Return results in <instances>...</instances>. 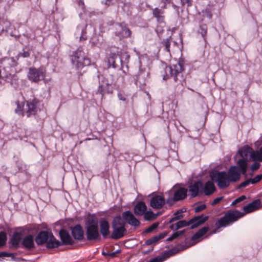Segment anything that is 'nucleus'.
Wrapping results in <instances>:
<instances>
[{"label": "nucleus", "mask_w": 262, "mask_h": 262, "mask_svg": "<svg viewBox=\"0 0 262 262\" xmlns=\"http://www.w3.org/2000/svg\"><path fill=\"white\" fill-rule=\"evenodd\" d=\"M166 21L157 22V26L155 28V32L158 36L160 38L162 37L164 32V28L166 26Z\"/></svg>", "instance_id": "nucleus-39"}, {"label": "nucleus", "mask_w": 262, "mask_h": 262, "mask_svg": "<svg viewBox=\"0 0 262 262\" xmlns=\"http://www.w3.org/2000/svg\"><path fill=\"white\" fill-rule=\"evenodd\" d=\"M248 160L246 158L239 159L237 162V167L238 168V170L243 174H246L247 171L248 167Z\"/></svg>", "instance_id": "nucleus-33"}, {"label": "nucleus", "mask_w": 262, "mask_h": 262, "mask_svg": "<svg viewBox=\"0 0 262 262\" xmlns=\"http://www.w3.org/2000/svg\"><path fill=\"white\" fill-rule=\"evenodd\" d=\"M165 203L166 200L164 196L158 194L154 195L150 201V206L155 209H161Z\"/></svg>", "instance_id": "nucleus-15"}, {"label": "nucleus", "mask_w": 262, "mask_h": 262, "mask_svg": "<svg viewBox=\"0 0 262 262\" xmlns=\"http://www.w3.org/2000/svg\"><path fill=\"white\" fill-rule=\"evenodd\" d=\"M121 217L126 222V223H127L131 226L138 227L140 225V221L129 210L123 212Z\"/></svg>", "instance_id": "nucleus-14"}, {"label": "nucleus", "mask_w": 262, "mask_h": 262, "mask_svg": "<svg viewBox=\"0 0 262 262\" xmlns=\"http://www.w3.org/2000/svg\"><path fill=\"white\" fill-rule=\"evenodd\" d=\"M178 250L176 248H172L168 251H165L162 256H157L156 257L151 259L148 262H163L166 257H168L173 254L177 253Z\"/></svg>", "instance_id": "nucleus-29"}, {"label": "nucleus", "mask_w": 262, "mask_h": 262, "mask_svg": "<svg viewBox=\"0 0 262 262\" xmlns=\"http://www.w3.org/2000/svg\"><path fill=\"white\" fill-rule=\"evenodd\" d=\"M117 96L119 100L123 101H125L126 100V96L121 92L118 93Z\"/></svg>", "instance_id": "nucleus-62"}, {"label": "nucleus", "mask_w": 262, "mask_h": 262, "mask_svg": "<svg viewBox=\"0 0 262 262\" xmlns=\"http://www.w3.org/2000/svg\"><path fill=\"white\" fill-rule=\"evenodd\" d=\"M14 253H9L6 251L0 252V261H3L5 257H14L15 255Z\"/></svg>", "instance_id": "nucleus-50"}, {"label": "nucleus", "mask_w": 262, "mask_h": 262, "mask_svg": "<svg viewBox=\"0 0 262 262\" xmlns=\"http://www.w3.org/2000/svg\"><path fill=\"white\" fill-rule=\"evenodd\" d=\"M252 148L248 145H246L244 146L242 149L239 150L238 152L241 157L242 158H246L247 159L248 156L250 154L251 155V152H252Z\"/></svg>", "instance_id": "nucleus-41"}, {"label": "nucleus", "mask_w": 262, "mask_h": 262, "mask_svg": "<svg viewBox=\"0 0 262 262\" xmlns=\"http://www.w3.org/2000/svg\"><path fill=\"white\" fill-rule=\"evenodd\" d=\"M209 216L204 214L195 216L189 220L190 229H192L198 227V226L203 224L208 220Z\"/></svg>", "instance_id": "nucleus-16"}, {"label": "nucleus", "mask_w": 262, "mask_h": 262, "mask_svg": "<svg viewBox=\"0 0 262 262\" xmlns=\"http://www.w3.org/2000/svg\"><path fill=\"white\" fill-rule=\"evenodd\" d=\"M186 230H183L181 231H178L174 232L172 234H171L167 239V241L170 242L172 241L173 239L179 237L180 236L183 235L185 232Z\"/></svg>", "instance_id": "nucleus-46"}, {"label": "nucleus", "mask_w": 262, "mask_h": 262, "mask_svg": "<svg viewBox=\"0 0 262 262\" xmlns=\"http://www.w3.org/2000/svg\"><path fill=\"white\" fill-rule=\"evenodd\" d=\"M196 243L191 242V241L189 242H186V245L185 246H182L181 250H184L185 249H186L187 248L190 247L194 245Z\"/></svg>", "instance_id": "nucleus-59"}, {"label": "nucleus", "mask_w": 262, "mask_h": 262, "mask_svg": "<svg viewBox=\"0 0 262 262\" xmlns=\"http://www.w3.org/2000/svg\"><path fill=\"white\" fill-rule=\"evenodd\" d=\"M99 85L96 91V94H99L102 99L105 95H113L114 90L119 88L113 75L106 78L103 75H98Z\"/></svg>", "instance_id": "nucleus-4"}, {"label": "nucleus", "mask_w": 262, "mask_h": 262, "mask_svg": "<svg viewBox=\"0 0 262 262\" xmlns=\"http://www.w3.org/2000/svg\"><path fill=\"white\" fill-rule=\"evenodd\" d=\"M166 9V8H162V7H161L160 8L155 7L154 8H152V17L156 19L157 23L165 21V11L164 10Z\"/></svg>", "instance_id": "nucleus-23"}, {"label": "nucleus", "mask_w": 262, "mask_h": 262, "mask_svg": "<svg viewBox=\"0 0 262 262\" xmlns=\"http://www.w3.org/2000/svg\"><path fill=\"white\" fill-rule=\"evenodd\" d=\"M159 223L158 222H155L149 226L147 228H146L145 230H144L142 232V234L148 233L151 232L155 229L158 228Z\"/></svg>", "instance_id": "nucleus-48"}, {"label": "nucleus", "mask_w": 262, "mask_h": 262, "mask_svg": "<svg viewBox=\"0 0 262 262\" xmlns=\"http://www.w3.org/2000/svg\"><path fill=\"white\" fill-rule=\"evenodd\" d=\"M157 242H158L157 237L155 235V236L148 239L147 240H146L145 242V245H150L152 244L156 243Z\"/></svg>", "instance_id": "nucleus-54"}, {"label": "nucleus", "mask_w": 262, "mask_h": 262, "mask_svg": "<svg viewBox=\"0 0 262 262\" xmlns=\"http://www.w3.org/2000/svg\"><path fill=\"white\" fill-rule=\"evenodd\" d=\"M7 240V234L5 231L0 232V247L6 245Z\"/></svg>", "instance_id": "nucleus-47"}, {"label": "nucleus", "mask_w": 262, "mask_h": 262, "mask_svg": "<svg viewBox=\"0 0 262 262\" xmlns=\"http://www.w3.org/2000/svg\"><path fill=\"white\" fill-rule=\"evenodd\" d=\"M189 225V221H187L186 220H181L175 224H172L169 226V228L173 231H176L180 228L185 227Z\"/></svg>", "instance_id": "nucleus-36"}, {"label": "nucleus", "mask_w": 262, "mask_h": 262, "mask_svg": "<svg viewBox=\"0 0 262 262\" xmlns=\"http://www.w3.org/2000/svg\"><path fill=\"white\" fill-rule=\"evenodd\" d=\"M147 210V206L145 203L143 201L138 202L134 207V213L136 215L141 216L145 213V211Z\"/></svg>", "instance_id": "nucleus-31"}, {"label": "nucleus", "mask_w": 262, "mask_h": 262, "mask_svg": "<svg viewBox=\"0 0 262 262\" xmlns=\"http://www.w3.org/2000/svg\"><path fill=\"white\" fill-rule=\"evenodd\" d=\"M172 4V7L174 9V10L177 12V13L178 15H180V7L179 6L176 5V4H173V3Z\"/></svg>", "instance_id": "nucleus-63"}, {"label": "nucleus", "mask_w": 262, "mask_h": 262, "mask_svg": "<svg viewBox=\"0 0 262 262\" xmlns=\"http://www.w3.org/2000/svg\"><path fill=\"white\" fill-rule=\"evenodd\" d=\"M146 74L144 71H139L138 73L134 76V79L136 85L141 88H143L146 83Z\"/></svg>", "instance_id": "nucleus-22"}, {"label": "nucleus", "mask_w": 262, "mask_h": 262, "mask_svg": "<svg viewBox=\"0 0 262 262\" xmlns=\"http://www.w3.org/2000/svg\"><path fill=\"white\" fill-rule=\"evenodd\" d=\"M180 2L182 7L186 6L187 8H189L192 6L193 4L192 0H180Z\"/></svg>", "instance_id": "nucleus-52"}, {"label": "nucleus", "mask_w": 262, "mask_h": 262, "mask_svg": "<svg viewBox=\"0 0 262 262\" xmlns=\"http://www.w3.org/2000/svg\"><path fill=\"white\" fill-rule=\"evenodd\" d=\"M143 215L145 221H150L155 220L158 216V214H155L152 211H147L146 210Z\"/></svg>", "instance_id": "nucleus-45"}, {"label": "nucleus", "mask_w": 262, "mask_h": 262, "mask_svg": "<svg viewBox=\"0 0 262 262\" xmlns=\"http://www.w3.org/2000/svg\"><path fill=\"white\" fill-rule=\"evenodd\" d=\"M59 237L61 239L60 245H72L74 241L72 239L69 232L66 229H61L59 233Z\"/></svg>", "instance_id": "nucleus-19"}, {"label": "nucleus", "mask_w": 262, "mask_h": 262, "mask_svg": "<svg viewBox=\"0 0 262 262\" xmlns=\"http://www.w3.org/2000/svg\"><path fill=\"white\" fill-rule=\"evenodd\" d=\"M99 226L100 233L104 238L108 237L110 234V224L108 222L104 219H101L99 222Z\"/></svg>", "instance_id": "nucleus-25"}, {"label": "nucleus", "mask_w": 262, "mask_h": 262, "mask_svg": "<svg viewBox=\"0 0 262 262\" xmlns=\"http://www.w3.org/2000/svg\"><path fill=\"white\" fill-rule=\"evenodd\" d=\"M206 204H201L200 205L198 206L197 207H196L195 208L194 211L196 213L199 212L204 210L205 209H206Z\"/></svg>", "instance_id": "nucleus-57"}, {"label": "nucleus", "mask_w": 262, "mask_h": 262, "mask_svg": "<svg viewBox=\"0 0 262 262\" xmlns=\"http://www.w3.org/2000/svg\"><path fill=\"white\" fill-rule=\"evenodd\" d=\"M15 103L17 105V107L14 111L15 113L19 116H25V101L21 103H20L19 101L17 100Z\"/></svg>", "instance_id": "nucleus-40"}, {"label": "nucleus", "mask_w": 262, "mask_h": 262, "mask_svg": "<svg viewBox=\"0 0 262 262\" xmlns=\"http://www.w3.org/2000/svg\"><path fill=\"white\" fill-rule=\"evenodd\" d=\"M262 179V174H258L252 179H250L251 183L255 184L259 182Z\"/></svg>", "instance_id": "nucleus-55"}, {"label": "nucleus", "mask_w": 262, "mask_h": 262, "mask_svg": "<svg viewBox=\"0 0 262 262\" xmlns=\"http://www.w3.org/2000/svg\"><path fill=\"white\" fill-rule=\"evenodd\" d=\"M246 199V196L244 195H241L239 197L237 198L235 200L236 201V202H237V203H238L245 200Z\"/></svg>", "instance_id": "nucleus-64"}, {"label": "nucleus", "mask_w": 262, "mask_h": 262, "mask_svg": "<svg viewBox=\"0 0 262 262\" xmlns=\"http://www.w3.org/2000/svg\"><path fill=\"white\" fill-rule=\"evenodd\" d=\"M89 216L91 217L88 219L85 224L86 239L89 242L98 241L100 239V234L98 220L94 217V214H89Z\"/></svg>", "instance_id": "nucleus-6"}, {"label": "nucleus", "mask_w": 262, "mask_h": 262, "mask_svg": "<svg viewBox=\"0 0 262 262\" xmlns=\"http://www.w3.org/2000/svg\"><path fill=\"white\" fill-rule=\"evenodd\" d=\"M187 189L185 187H180L176 190L173 193V200L178 202L184 200L187 195Z\"/></svg>", "instance_id": "nucleus-26"}, {"label": "nucleus", "mask_w": 262, "mask_h": 262, "mask_svg": "<svg viewBox=\"0 0 262 262\" xmlns=\"http://www.w3.org/2000/svg\"><path fill=\"white\" fill-rule=\"evenodd\" d=\"M243 216L244 213L237 209L228 210L223 217L215 222V227L212 231L211 234L216 233L218 229L221 227H226L232 225Z\"/></svg>", "instance_id": "nucleus-5"}, {"label": "nucleus", "mask_w": 262, "mask_h": 262, "mask_svg": "<svg viewBox=\"0 0 262 262\" xmlns=\"http://www.w3.org/2000/svg\"><path fill=\"white\" fill-rule=\"evenodd\" d=\"M25 116L27 118L35 116L40 111V100L34 97L33 99L25 100Z\"/></svg>", "instance_id": "nucleus-11"}, {"label": "nucleus", "mask_w": 262, "mask_h": 262, "mask_svg": "<svg viewBox=\"0 0 262 262\" xmlns=\"http://www.w3.org/2000/svg\"><path fill=\"white\" fill-rule=\"evenodd\" d=\"M250 159L253 161H259L262 162V155L260 150H253L251 152Z\"/></svg>", "instance_id": "nucleus-42"}, {"label": "nucleus", "mask_w": 262, "mask_h": 262, "mask_svg": "<svg viewBox=\"0 0 262 262\" xmlns=\"http://www.w3.org/2000/svg\"><path fill=\"white\" fill-rule=\"evenodd\" d=\"M11 23L7 18L0 16V35L4 32H8Z\"/></svg>", "instance_id": "nucleus-34"}, {"label": "nucleus", "mask_w": 262, "mask_h": 262, "mask_svg": "<svg viewBox=\"0 0 262 262\" xmlns=\"http://www.w3.org/2000/svg\"><path fill=\"white\" fill-rule=\"evenodd\" d=\"M250 183H251V181L250 179L247 180L243 182H242L237 187L238 188H241L246 187Z\"/></svg>", "instance_id": "nucleus-58"}, {"label": "nucleus", "mask_w": 262, "mask_h": 262, "mask_svg": "<svg viewBox=\"0 0 262 262\" xmlns=\"http://www.w3.org/2000/svg\"><path fill=\"white\" fill-rule=\"evenodd\" d=\"M1 63L3 66L2 80L11 84L15 83L18 80L16 75L15 68L18 64L16 60L14 57H6L2 59Z\"/></svg>", "instance_id": "nucleus-3"}, {"label": "nucleus", "mask_w": 262, "mask_h": 262, "mask_svg": "<svg viewBox=\"0 0 262 262\" xmlns=\"http://www.w3.org/2000/svg\"><path fill=\"white\" fill-rule=\"evenodd\" d=\"M209 230L208 226H204L200 229L194 234L191 237V241H194L205 235Z\"/></svg>", "instance_id": "nucleus-37"}, {"label": "nucleus", "mask_w": 262, "mask_h": 262, "mask_svg": "<svg viewBox=\"0 0 262 262\" xmlns=\"http://www.w3.org/2000/svg\"><path fill=\"white\" fill-rule=\"evenodd\" d=\"M22 247L27 249L31 250L35 248L33 236L32 234H28L25 236L21 241Z\"/></svg>", "instance_id": "nucleus-27"}, {"label": "nucleus", "mask_w": 262, "mask_h": 262, "mask_svg": "<svg viewBox=\"0 0 262 262\" xmlns=\"http://www.w3.org/2000/svg\"><path fill=\"white\" fill-rule=\"evenodd\" d=\"M261 201L260 199H256L253 201L252 202L248 204L243 207L244 215L246 214H248L255 211H256L260 208L261 207Z\"/></svg>", "instance_id": "nucleus-17"}, {"label": "nucleus", "mask_w": 262, "mask_h": 262, "mask_svg": "<svg viewBox=\"0 0 262 262\" xmlns=\"http://www.w3.org/2000/svg\"><path fill=\"white\" fill-rule=\"evenodd\" d=\"M46 246L48 249L56 248L61 246L60 242L56 238L53 233H51V235L46 244Z\"/></svg>", "instance_id": "nucleus-30"}, {"label": "nucleus", "mask_w": 262, "mask_h": 262, "mask_svg": "<svg viewBox=\"0 0 262 262\" xmlns=\"http://www.w3.org/2000/svg\"><path fill=\"white\" fill-rule=\"evenodd\" d=\"M51 231L48 230H41L37 234L35 238V241L38 246H41L46 244L50 236L51 235Z\"/></svg>", "instance_id": "nucleus-18"}, {"label": "nucleus", "mask_w": 262, "mask_h": 262, "mask_svg": "<svg viewBox=\"0 0 262 262\" xmlns=\"http://www.w3.org/2000/svg\"><path fill=\"white\" fill-rule=\"evenodd\" d=\"M203 16L204 17H207L209 19H211L212 17V13L211 10L209 9H206L205 10H203L202 11Z\"/></svg>", "instance_id": "nucleus-51"}, {"label": "nucleus", "mask_w": 262, "mask_h": 262, "mask_svg": "<svg viewBox=\"0 0 262 262\" xmlns=\"http://www.w3.org/2000/svg\"><path fill=\"white\" fill-rule=\"evenodd\" d=\"M30 56V53L28 51H25L24 49H23V52H19L16 56L15 58L18 60L19 58H28Z\"/></svg>", "instance_id": "nucleus-49"}, {"label": "nucleus", "mask_w": 262, "mask_h": 262, "mask_svg": "<svg viewBox=\"0 0 262 262\" xmlns=\"http://www.w3.org/2000/svg\"><path fill=\"white\" fill-rule=\"evenodd\" d=\"M209 175L211 180L217 183L219 188L225 189L229 186L231 182L226 171L214 170L211 171Z\"/></svg>", "instance_id": "nucleus-9"}, {"label": "nucleus", "mask_w": 262, "mask_h": 262, "mask_svg": "<svg viewBox=\"0 0 262 262\" xmlns=\"http://www.w3.org/2000/svg\"><path fill=\"white\" fill-rule=\"evenodd\" d=\"M208 28L205 24H202L199 26V29L198 33L200 34L205 41H206V35L207 34Z\"/></svg>", "instance_id": "nucleus-43"}, {"label": "nucleus", "mask_w": 262, "mask_h": 262, "mask_svg": "<svg viewBox=\"0 0 262 262\" xmlns=\"http://www.w3.org/2000/svg\"><path fill=\"white\" fill-rule=\"evenodd\" d=\"M185 64V59L179 58L176 63L167 66L164 69L163 79H171L175 91L182 90L186 84Z\"/></svg>", "instance_id": "nucleus-1"}, {"label": "nucleus", "mask_w": 262, "mask_h": 262, "mask_svg": "<svg viewBox=\"0 0 262 262\" xmlns=\"http://www.w3.org/2000/svg\"><path fill=\"white\" fill-rule=\"evenodd\" d=\"M224 199V196H220L215 198L213 200V201L211 202V204L212 206H214L217 203H219L221 201H222Z\"/></svg>", "instance_id": "nucleus-61"}, {"label": "nucleus", "mask_w": 262, "mask_h": 262, "mask_svg": "<svg viewBox=\"0 0 262 262\" xmlns=\"http://www.w3.org/2000/svg\"><path fill=\"white\" fill-rule=\"evenodd\" d=\"M214 181H208L203 186L202 194L206 195H210L212 194L216 190L215 186L213 183Z\"/></svg>", "instance_id": "nucleus-28"}, {"label": "nucleus", "mask_w": 262, "mask_h": 262, "mask_svg": "<svg viewBox=\"0 0 262 262\" xmlns=\"http://www.w3.org/2000/svg\"><path fill=\"white\" fill-rule=\"evenodd\" d=\"M172 41V37L171 36L168 37L163 39L160 42V47L163 48L165 52L170 54V45Z\"/></svg>", "instance_id": "nucleus-35"}, {"label": "nucleus", "mask_w": 262, "mask_h": 262, "mask_svg": "<svg viewBox=\"0 0 262 262\" xmlns=\"http://www.w3.org/2000/svg\"><path fill=\"white\" fill-rule=\"evenodd\" d=\"M203 183L200 181H194L193 183L189 184V191L191 198H194L202 194V188Z\"/></svg>", "instance_id": "nucleus-13"}, {"label": "nucleus", "mask_w": 262, "mask_h": 262, "mask_svg": "<svg viewBox=\"0 0 262 262\" xmlns=\"http://www.w3.org/2000/svg\"><path fill=\"white\" fill-rule=\"evenodd\" d=\"M125 225L126 222L120 215L115 216L112 222L113 231L111 238L114 239H119L124 237L127 234Z\"/></svg>", "instance_id": "nucleus-7"}, {"label": "nucleus", "mask_w": 262, "mask_h": 262, "mask_svg": "<svg viewBox=\"0 0 262 262\" xmlns=\"http://www.w3.org/2000/svg\"><path fill=\"white\" fill-rule=\"evenodd\" d=\"M76 3L78 8L84 12L85 10V6L83 0H76Z\"/></svg>", "instance_id": "nucleus-53"}, {"label": "nucleus", "mask_w": 262, "mask_h": 262, "mask_svg": "<svg viewBox=\"0 0 262 262\" xmlns=\"http://www.w3.org/2000/svg\"><path fill=\"white\" fill-rule=\"evenodd\" d=\"M260 166V163L255 161V162L251 165V166L250 167V169L252 171H256L257 169H258L259 168Z\"/></svg>", "instance_id": "nucleus-56"}, {"label": "nucleus", "mask_w": 262, "mask_h": 262, "mask_svg": "<svg viewBox=\"0 0 262 262\" xmlns=\"http://www.w3.org/2000/svg\"><path fill=\"white\" fill-rule=\"evenodd\" d=\"M161 3H162V5L161 7L163 8H167V4L172 3V0H161Z\"/></svg>", "instance_id": "nucleus-60"}, {"label": "nucleus", "mask_w": 262, "mask_h": 262, "mask_svg": "<svg viewBox=\"0 0 262 262\" xmlns=\"http://www.w3.org/2000/svg\"><path fill=\"white\" fill-rule=\"evenodd\" d=\"M70 229L72 235L75 239L79 241H81L83 239L84 230L80 224H76L74 227H71Z\"/></svg>", "instance_id": "nucleus-20"}, {"label": "nucleus", "mask_w": 262, "mask_h": 262, "mask_svg": "<svg viewBox=\"0 0 262 262\" xmlns=\"http://www.w3.org/2000/svg\"><path fill=\"white\" fill-rule=\"evenodd\" d=\"M20 229H23L22 232L26 231L28 233L30 232H37L39 229V226L37 224H28L23 227H21Z\"/></svg>", "instance_id": "nucleus-38"}, {"label": "nucleus", "mask_w": 262, "mask_h": 262, "mask_svg": "<svg viewBox=\"0 0 262 262\" xmlns=\"http://www.w3.org/2000/svg\"><path fill=\"white\" fill-rule=\"evenodd\" d=\"M116 24L121 29V31L115 32V35L120 40L131 37L132 31L127 27V25L125 22L116 23Z\"/></svg>", "instance_id": "nucleus-12"}, {"label": "nucleus", "mask_w": 262, "mask_h": 262, "mask_svg": "<svg viewBox=\"0 0 262 262\" xmlns=\"http://www.w3.org/2000/svg\"><path fill=\"white\" fill-rule=\"evenodd\" d=\"M112 50L107 57V66L108 68H112L114 69L119 68L121 65L120 70H122L124 75H126V73L123 70L124 63H123L122 59L120 57L121 53L118 48L115 47H112Z\"/></svg>", "instance_id": "nucleus-8"}, {"label": "nucleus", "mask_w": 262, "mask_h": 262, "mask_svg": "<svg viewBox=\"0 0 262 262\" xmlns=\"http://www.w3.org/2000/svg\"><path fill=\"white\" fill-rule=\"evenodd\" d=\"M23 232H14L10 238L9 243L10 248L17 249L19 246L20 242L22 241Z\"/></svg>", "instance_id": "nucleus-21"}, {"label": "nucleus", "mask_w": 262, "mask_h": 262, "mask_svg": "<svg viewBox=\"0 0 262 262\" xmlns=\"http://www.w3.org/2000/svg\"><path fill=\"white\" fill-rule=\"evenodd\" d=\"M183 211L181 209L178 210L176 212L174 213L172 217L169 221V223H172L176 221L183 219L184 215L182 214Z\"/></svg>", "instance_id": "nucleus-44"}, {"label": "nucleus", "mask_w": 262, "mask_h": 262, "mask_svg": "<svg viewBox=\"0 0 262 262\" xmlns=\"http://www.w3.org/2000/svg\"><path fill=\"white\" fill-rule=\"evenodd\" d=\"M46 70L42 68H30L27 74V77L29 80L32 82L38 83L41 80H43L47 83V80L45 79Z\"/></svg>", "instance_id": "nucleus-10"}, {"label": "nucleus", "mask_w": 262, "mask_h": 262, "mask_svg": "<svg viewBox=\"0 0 262 262\" xmlns=\"http://www.w3.org/2000/svg\"><path fill=\"white\" fill-rule=\"evenodd\" d=\"M70 58L73 68L76 71L78 78H80L85 72L83 69L91 65L90 59L85 56L81 47L73 51L72 54L70 56Z\"/></svg>", "instance_id": "nucleus-2"}, {"label": "nucleus", "mask_w": 262, "mask_h": 262, "mask_svg": "<svg viewBox=\"0 0 262 262\" xmlns=\"http://www.w3.org/2000/svg\"><path fill=\"white\" fill-rule=\"evenodd\" d=\"M227 173L231 182H235L239 180L242 174L236 166H231Z\"/></svg>", "instance_id": "nucleus-24"}, {"label": "nucleus", "mask_w": 262, "mask_h": 262, "mask_svg": "<svg viewBox=\"0 0 262 262\" xmlns=\"http://www.w3.org/2000/svg\"><path fill=\"white\" fill-rule=\"evenodd\" d=\"M86 24H80L76 28V34H80V40H85L87 39Z\"/></svg>", "instance_id": "nucleus-32"}]
</instances>
